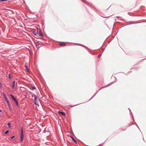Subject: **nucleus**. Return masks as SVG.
<instances>
[{
	"label": "nucleus",
	"mask_w": 146,
	"mask_h": 146,
	"mask_svg": "<svg viewBox=\"0 0 146 146\" xmlns=\"http://www.w3.org/2000/svg\"><path fill=\"white\" fill-rule=\"evenodd\" d=\"M10 96L13 99V100L14 101L16 104V105L17 106H18V103L16 100V99L14 97V96L12 94H10Z\"/></svg>",
	"instance_id": "f257e3e1"
},
{
	"label": "nucleus",
	"mask_w": 146,
	"mask_h": 146,
	"mask_svg": "<svg viewBox=\"0 0 146 146\" xmlns=\"http://www.w3.org/2000/svg\"><path fill=\"white\" fill-rule=\"evenodd\" d=\"M21 142L23 141V131L22 128L21 129Z\"/></svg>",
	"instance_id": "f03ea898"
},
{
	"label": "nucleus",
	"mask_w": 146,
	"mask_h": 146,
	"mask_svg": "<svg viewBox=\"0 0 146 146\" xmlns=\"http://www.w3.org/2000/svg\"><path fill=\"white\" fill-rule=\"evenodd\" d=\"M34 97L35 99V104L38 105V104L37 103V101H38L37 97L35 95L34 96Z\"/></svg>",
	"instance_id": "7ed1b4c3"
},
{
	"label": "nucleus",
	"mask_w": 146,
	"mask_h": 146,
	"mask_svg": "<svg viewBox=\"0 0 146 146\" xmlns=\"http://www.w3.org/2000/svg\"><path fill=\"white\" fill-rule=\"evenodd\" d=\"M17 83H15V80L13 82V85L12 86V88L13 89H14L15 88V86H17Z\"/></svg>",
	"instance_id": "20e7f679"
},
{
	"label": "nucleus",
	"mask_w": 146,
	"mask_h": 146,
	"mask_svg": "<svg viewBox=\"0 0 146 146\" xmlns=\"http://www.w3.org/2000/svg\"><path fill=\"white\" fill-rule=\"evenodd\" d=\"M7 105L9 106V109L10 111H11L12 110V109L11 107V105L9 103V101L7 102Z\"/></svg>",
	"instance_id": "39448f33"
},
{
	"label": "nucleus",
	"mask_w": 146,
	"mask_h": 146,
	"mask_svg": "<svg viewBox=\"0 0 146 146\" xmlns=\"http://www.w3.org/2000/svg\"><path fill=\"white\" fill-rule=\"evenodd\" d=\"M3 97H4V98L5 100V101H6V102H9V101L8 100V99H7V97H6V95L5 94H4V93H3Z\"/></svg>",
	"instance_id": "423d86ee"
},
{
	"label": "nucleus",
	"mask_w": 146,
	"mask_h": 146,
	"mask_svg": "<svg viewBox=\"0 0 146 146\" xmlns=\"http://www.w3.org/2000/svg\"><path fill=\"white\" fill-rule=\"evenodd\" d=\"M58 113L59 114H62L63 116H65L66 115V114L65 113L61 112L60 111H58Z\"/></svg>",
	"instance_id": "0eeeda50"
},
{
	"label": "nucleus",
	"mask_w": 146,
	"mask_h": 146,
	"mask_svg": "<svg viewBox=\"0 0 146 146\" xmlns=\"http://www.w3.org/2000/svg\"><path fill=\"white\" fill-rule=\"evenodd\" d=\"M25 69L26 70L28 71V72H29V68L27 66V65H26V64H25Z\"/></svg>",
	"instance_id": "6e6552de"
},
{
	"label": "nucleus",
	"mask_w": 146,
	"mask_h": 146,
	"mask_svg": "<svg viewBox=\"0 0 146 146\" xmlns=\"http://www.w3.org/2000/svg\"><path fill=\"white\" fill-rule=\"evenodd\" d=\"M60 45L61 46H64L65 45V44L64 42H62L60 44Z\"/></svg>",
	"instance_id": "1a4fd4ad"
},
{
	"label": "nucleus",
	"mask_w": 146,
	"mask_h": 146,
	"mask_svg": "<svg viewBox=\"0 0 146 146\" xmlns=\"http://www.w3.org/2000/svg\"><path fill=\"white\" fill-rule=\"evenodd\" d=\"M39 35L40 36H42V34L41 32L39 33Z\"/></svg>",
	"instance_id": "9d476101"
},
{
	"label": "nucleus",
	"mask_w": 146,
	"mask_h": 146,
	"mask_svg": "<svg viewBox=\"0 0 146 146\" xmlns=\"http://www.w3.org/2000/svg\"><path fill=\"white\" fill-rule=\"evenodd\" d=\"M9 132V130H7L5 132V134H7V133Z\"/></svg>",
	"instance_id": "9b49d317"
},
{
	"label": "nucleus",
	"mask_w": 146,
	"mask_h": 146,
	"mask_svg": "<svg viewBox=\"0 0 146 146\" xmlns=\"http://www.w3.org/2000/svg\"><path fill=\"white\" fill-rule=\"evenodd\" d=\"M11 123H8L7 124V125L9 126V127H11Z\"/></svg>",
	"instance_id": "f8f14e48"
},
{
	"label": "nucleus",
	"mask_w": 146,
	"mask_h": 146,
	"mask_svg": "<svg viewBox=\"0 0 146 146\" xmlns=\"http://www.w3.org/2000/svg\"><path fill=\"white\" fill-rule=\"evenodd\" d=\"M8 0H0V2L4 1H7Z\"/></svg>",
	"instance_id": "ddd939ff"
},
{
	"label": "nucleus",
	"mask_w": 146,
	"mask_h": 146,
	"mask_svg": "<svg viewBox=\"0 0 146 146\" xmlns=\"http://www.w3.org/2000/svg\"><path fill=\"white\" fill-rule=\"evenodd\" d=\"M72 140L76 143V141L73 138H72Z\"/></svg>",
	"instance_id": "4468645a"
},
{
	"label": "nucleus",
	"mask_w": 146,
	"mask_h": 146,
	"mask_svg": "<svg viewBox=\"0 0 146 146\" xmlns=\"http://www.w3.org/2000/svg\"><path fill=\"white\" fill-rule=\"evenodd\" d=\"M32 90H34L35 89V88L34 87H32Z\"/></svg>",
	"instance_id": "2eb2a0df"
},
{
	"label": "nucleus",
	"mask_w": 146,
	"mask_h": 146,
	"mask_svg": "<svg viewBox=\"0 0 146 146\" xmlns=\"http://www.w3.org/2000/svg\"><path fill=\"white\" fill-rule=\"evenodd\" d=\"M8 76H9V78H11V77H10V74H9V75H8Z\"/></svg>",
	"instance_id": "dca6fc26"
},
{
	"label": "nucleus",
	"mask_w": 146,
	"mask_h": 146,
	"mask_svg": "<svg viewBox=\"0 0 146 146\" xmlns=\"http://www.w3.org/2000/svg\"><path fill=\"white\" fill-rule=\"evenodd\" d=\"M15 136H13V137H11V138L12 139H13L14 138H15Z\"/></svg>",
	"instance_id": "f3484780"
},
{
	"label": "nucleus",
	"mask_w": 146,
	"mask_h": 146,
	"mask_svg": "<svg viewBox=\"0 0 146 146\" xmlns=\"http://www.w3.org/2000/svg\"><path fill=\"white\" fill-rule=\"evenodd\" d=\"M2 111V110H0V113Z\"/></svg>",
	"instance_id": "a211bd4d"
},
{
	"label": "nucleus",
	"mask_w": 146,
	"mask_h": 146,
	"mask_svg": "<svg viewBox=\"0 0 146 146\" xmlns=\"http://www.w3.org/2000/svg\"><path fill=\"white\" fill-rule=\"evenodd\" d=\"M98 56H100V55H98Z\"/></svg>",
	"instance_id": "6ab92c4d"
}]
</instances>
